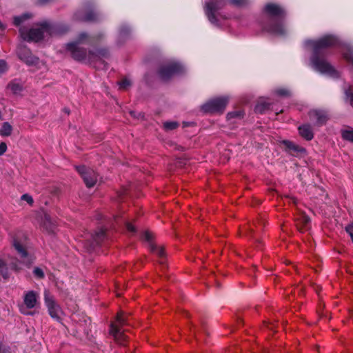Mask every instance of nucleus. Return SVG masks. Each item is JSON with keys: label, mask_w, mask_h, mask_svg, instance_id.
<instances>
[{"label": "nucleus", "mask_w": 353, "mask_h": 353, "mask_svg": "<svg viewBox=\"0 0 353 353\" xmlns=\"http://www.w3.org/2000/svg\"><path fill=\"white\" fill-rule=\"evenodd\" d=\"M334 46L340 48L343 58L353 72V48L350 44L342 42L337 35L327 34L316 39H306L303 41L304 48L312 52L309 59L311 68L321 74L336 79L340 77V72L327 60V48Z\"/></svg>", "instance_id": "f257e3e1"}, {"label": "nucleus", "mask_w": 353, "mask_h": 353, "mask_svg": "<svg viewBox=\"0 0 353 353\" xmlns=\"http://www.w3.org/2000/svg\"><path fill=\"white\" fill-rule=\"evenodd\" d=\"M263 19L261 21L262 30L272 36L283 37L290 32L285 21V11L283 6L275 3H268L263 8Z\"/></svg>", "instance_id": "f03ea898"}, {"label": "nucleus", "mask_w": 353, "mask_h": 353, "mask_svg": "<svg viewBox=\"0 0 353 353\" xmlns=\"http://www.w3.org/2000/svg\"><path fill=\"white\" fill-rule=\"evenodd\" d=\"M67 30L65 25L43 21L32 28H21L20 36L23 41L37 43Z\"/></svg>", "instance_id": "7ed1b4c3"}, {"label": "nucleus", "mask_w": 353, "mask_h": 353, "mask_svg": "<svg viewBox=\"0 0 353 353\" xmlns=\"http://www.w3.org/2000/svg\"><path fill=\"white\" fill-rule=\"evenodd\" d=\"M65 51L76 61L85 63H92L102 58L107 57L109 52L105 48L92 49L87 51L74 43H67Z\"/></svg>", "instance_id": "20e7f679"}, {"label": "nucleus", "mask_w": 353, "mask_h": 353, "mask_svg": "<svg viewBox=\"0 0 353 353\" xmlns=\"http://www.w3.org/2000/svg\"><path fill=\"white\" fill-rule=\"evenodd\" d=\"M229 100L228 95L211 98L200 106V110L205 114L221 113L225 109Z\"/></svg>", "instance_id": "39448f33"}, {"label": "nucleus", "mask_w": 353, "mask_h": 353, "mask_svg": "<svg viewBox=\"0 0 353 353\" xmlns=\"http://www.w3.org/2000/svg\"><path fill=\"white\" fill-rule=\"evenodd\" d=\"M185 70L184 65L176 60H168L163 63L159 70V76L163 81L170 79L172 76L183 72Z\"/></svg>", "instance_id": "423d86ee"}, {"label": "nucleus", "mask_w": 353, "mask_h": 353, "mask_svg": "<svg viewBox=\"0 0 353 353\" xmlns=\"http://www.w3.org/2000/svg\"><path fill=\"white\" fill-rule=\"evenodd\" d=\"M106 37L107 34L103 30L99 31L92 34L82 32L79 34L75 41L69 42L68 43H74L77 46H81L83 44L94 45L103 42L106 39Z\"/></svg>", "instance_id": "0eeeda50"}, {"label": "nucleus", "mask_w": 353, "mask_h": 353, "mask_svg": "<svg viewBox=\"0 0 353 353\" xmlns=\"http://www.w3.org/2000/svg\"><path fill=\"white\" fill-rule=\"evenodd\" d=\"M225 0H210L205 2V13L209 21L215 26H221L218 19V11L224 6Z\"/></svg>", "instance_id": "6e6552de"}, {"label": "nucleus", "mask_w": 353, "mask_h": 353, "mask_svg": "<svg viewBox=\"0 0 353 353\" xmlns=\"http://www.w3.org/2000/svg\"><path fill=\"white\" fill-rule=\"evenodd\" d=\"M127 322L126 318L121 313L118 314L117 316L116 321L112 323L110 328V334L114 336V339L121 345L124 344L127 336L124 334V330H122L121 326L125 325Z\"/></svg>", "instance_id": "1a4fd4ad"}, {"label": "nucleus", "mask_w": 353, "mask_h": 353, "mask_svg": "<svg viewBox=\"0 0 353 353\" xmlns=\"http://www.w3.org/2000/svg\"><path fill=\"white\" fill-rule=\"evenodd\" d=\"M74 18L77 21L96 22L102 19V14L94 8H82L74 13Z\"/></svg>", "instance_id": "9d476101"}, {"label": "nucleus", "mask_w": 353, "mask_h": 353, "mask_svg": "<svg viewBox=\"0 0 353 353\" xmlns=\"http://www.w3.org/2000/svg\"><path fill=\"white\" fill-rule=\"evenodd\" d=\"M44 301L50 316L57 321H60L62 314L61 308L55 302L48 290H45L44 292Z\"/></svg>", "instance_id": "9b49d317"}, {"label": "nucleus", "mask_w": 353, "mask_h": 353, "mask_svg": "<svg viewBox=\"0 0 353 353\" xmlns=\"http://www.w3.org/2000/svg\"><path fill=\"white\" fill-rule=\"evenodd\" d=\"M132 29L130 25L123 23L117 28V34L114 39V44L117 47L122 46L131 37Z\"/></svg>", "instance_id": "f8f14e48"}, {"label": "nucleus", "mask_w": 353, "mask_h": 353, "mask_svg": "<svg viewBox=\"0 0 353 353\" xmlns=\"http://www.w3.org/2000/svg\"><path fill=\"white\" fill-rule=\"evenodd\" d=\"M17 53L19 59L29 66L39 67L41 63L39 58L33 56L30 50L24 46L20 45L17 48Z\"/></svg>", "instance_id": "ddd939ff"}, {"label": "nucleus", "mask_w": 353, "mask_h": 353, "mask_svg": "<svg viewBox=\"0 0 353 353\" xmlns=\"http://www.w3.org/2000/svg\"><path fill=\"white\" fill-rule=\"evenodd\" d=\"M76 170L81 176L87 187H93L97 183L98 175L92 169L79 165L76 167Z\"/></svg>", "instance_id": "4468645a"}, {"label": "nucleus", "mask_w": 353, "mask_h": 353, "mask_svg": "<svg viewBox=\"0 0 353 353\" xmlns=\"http://www.w3.org/2000/svg\"><path fill=\"white\" fill-rule=\"evenodd\" d=\"M14 250L17 252L21 262L26 264L30 265L34 258V256L27 251L25 244H12Z\"/></svg>", "instance_id": "2eb2a0df"}, {"label": "nucleus", "mask_w": 353, "mask_h": 353, "mask_svg": "<svg viewBox=\"0 0 353 353\" xmlns=\"http://www.w3.org/2000/svg\"><path fill=\"white\" fill-rule=\"evenodd\" d=\"M39 299V294L33 290H30L25 292L23 302L28 309H32L38 304Z\"/></svg>", "instance_id": "dca6fc26"}, {"label": "nucleus", "mask_w": 353, "mask_h": 353, "mask_svg": "<svg viewBox=\"0 0 353 353\" xmlns=\"http://www.w3.org/2000/svg\"><path fill=\"white\" fill-rule=\"evenodd\" d=\"M309 116L310 119L319 125L324 124L327 119V113L325 110H312L309 112Z\"/></svg>", "instance_id": "f3484780"}, {"label": "nucleus", "mask_w": 353, "mask_h": 353, "mask_svg": "<svg viewBox=\"0 0 353 353\" xmlns=\"http://www.w3.org/2000/svg\"><path fill=\"white\" fill-rule=\"evenodd\" d=\"M33 17V14L30 12H24L19 15L13 17L12 23L19 28L20 32L21 28H27L25 26L29 20Z\"/></svg>", "instance_id": "a211bd4d"}, {"label": "nucleus", "mask_w": 353, "mask_h": 353, "mask_svg": "<svg viewBox=\"0 0 353 353\" xmlns=\"http://www.w3.org/2000/svg\"><path fill=\"white\" fill-rule=\"evenodd\" d=\"M41 224L48 232H54L55 228L54 221L46 212H43L41 215Z\"/></svg>", "instance_id": "6ab92c4d"}, {"label": "nucleus", "mask_w": 353, "mask_h": 353, "mask_svg": "<svg viewBox=\"0 0 353 353\" xmlns=\"http://www.w3.org/2000/svg\"><path fill=\"white\" fill-rule=\"evenodd\" d=\"M245 112L241 110H234L228 112L227 120L230 125H234L241 121L244 118Z\"/></svg>", "instance_id": "aec40b11"}, {"label": "nucleus", "mask_w": 353, "mask_h": 353, "mask_svg": "<svg viewBox=\"0 0 353 353\" xmlns=\"http://www.w3.org/2000/svg\"><path fill=\"white\" fill-rule=\"evenodd\" d=\"M148 249L160 258V263L163 265L165 263V253L163 246L161 244H148Z\"/></svg>", "instance_id": "412c9836"}, {"label": "nucleus", "mask_w": 353, "mask_h": 353, "mask_svg": "<svg viewBox=\"0 0 353 353\" xmlns=\"http://www.w3.org/2000/svg\"><path fill=\"white\" fill-rule=\"evenodd\" d=\"M310 219L305 214H301L296 219V227L301 232L310 228Z\"/></svg>", "instance_id": "4be33fe9"}, {"label": "nucleus", "mask_w": 353, "mask_h": 353, "mask_svg": "<svg viewBox=\"0 0 353 353\" xmlns=\"http://www.w3.org/2000/svg\"><path fill=\"white\" fill-rule=\"evenodd\" d=\"M300 135L307 141H310L314 137V133L309 124H303L299 127Z\"/></svg>", "instance_id": "5701e85b"}, {"label": "nucleus", "mask_w": 353, "mask_h": 353, "mask_svg": "<svg viewBox=\"0 0 353 353\" xmlns=\"http://www.w3.org/2000/svg\"><path fill=\"white\" fill-rule=\"evenodd\" d=\"M283 144L285 146V148L290 152L298 153V152H305L304 148L296 145L295 143H294L292 141L285 140V141H283Z\"/></svg>", "instance_id": "b1692460"}, {"label": "nucleus", "mask_w": 353, "mask_h": 353, "mask_svg": "<svg viewBox=\"0 0 353 353\" xmlns=\"http://www.w3.org/2000/svg\"><path fill=\"white\" fill-rule=\"evenodd\" d=\"M343 92L345 101L349 103L353 107V88L345 85L343 87Z\"/></svg>", "instance_id": "393cba45"}, {"label": "nucleus", "mask_w": 353, "mask_h": 353, "mask_svg": "<svg viewBox=\"0 0 353 353\" xmlns=\"http://www.w3.org/2000/svg\"><path fill=\"white\" fill-rule=\"evenodd\" d=\"M9 89L14 94H19L23 90V85L19 80H13L8 85Z\"/></svg>", "instance_id": "a878e982"}, {"label": "nucleus", "mask_w": 353, "mask_h": 353, "mask_svg": "<svg viewBox=\"0 0 353 353\" xmlns=\"http://www.w3.org/2000/svg\"><path fill=\"white\" fill-rule=\"evenodd\" d=\"M107 236L106 232L102 228L98 229L94 233L91 234L92 240L94 241L106 240Z\"/></svg>", "instance_id": "bb28decb"}, {"label": "nucleus", "mask_w": 353, "mask_h": 353, "mask_svg": "<svg viewBox=\"0 0 353 353\" xmlns=\"http://www.w3.org/2000/svg\"><path fill=\"white\" fill-rule=\"evenodd\" d=\"M273 93L279 97H288L291 95L292 92L287 87H279L273 90Z\"/></svg>", "instance_id": "cd10ccee"}, {"label": "nucleus", "mask_w": 353, "mask_h": 353, "mask_svg": "<svg viewBox=\"0 0 353 353\" xmlns=\"http://www.w3.org/2000/svg\"><path fill=\"white\" fill-rule=\"evenodd\" d=\"M12 128L8 122H4L0 129V134L3 137H8L11 134Z\"/></svg>", "instance_id": "c85d7f7f"}, {"label": "nucleus", "mask_w": 353, "mask_h": 353, "mask_svg": "<svg viewBox=\"0 0 353 353\" xmlns=\"http://www.w3.org/2000/svg\"><path fill=\"white\" fill-rule=\"evenodd\" d=\"M13 240L12 243H23L25 241L28 240L27 236L23 232H17L12 236Z\"/></svg>", "instance_id": "c756f323"}, {"label": "nucleus", "mask_w": 353, "mask_h": 353, "mask_svg": "<svg viewBox=\"0 0 353 353\" xmlns=\"http://www.w3.org/2000/svg\"><path fill=\"white\" fill-rule=\"evenodd\" d=\"M0 274L5 279L9 276L8 268L3 260L0 259Z\"/></svg>", "instance_id": "7c9ffc66"}, {"label": "nucleus", "mask_w": 353, "mask_h": 353, "mask_svg": "<svg viewBox=\"0 0 353 353\" xmlns=\"http://www.w3.org/2000/svg\"><path fill=\"white\" fill-rule=\"evenodd\" d=\"M270 107V104L265 102L259 103L255 107V112L259 113H263Z\"/></svg>", "instance_id": "2f4dec72"}, {"label": "nucleus", "mask_w": 353, "mask_h": 353, "mask_svg": "<svg viewBox=\"0 0 353 353\" xmlns=\"http://www.w3.org/2000/svg\"><path fill=\"white\" fill-rule=\"evenodd\" d=\"M179 126L176 121H166L163 123V128L166 131H170L176 129Z\"/></svg>", "instance_id": "473e14b6"}, {"label": "nucleus", "mask_w": 353, "mask_h": 353, "mask_svg": "<svg viewBox=\"0 0 353 353\" xmlns=\"http://www.w3.org/2000/svg\"><path fill=\"white\" fill-rule=\"evenodd\" d=\"M342 137L347 141H353V130L342 131Z\"/></svg>", "instance_id": "72a5a7b5"}, {"label": "nucleus", "mask_w": 353, "mask_h": 353, "mask_svg": "<svg viewBox=\"0 0 353 353\" xmlns=\"http://www.w3.org/2000/svg\"><path fill=\"white\" fill-rule=\"evenodd\" d=\"M250 0H229V2L238 7L246 6L249 3Z\"/></svg>", "instance_id": "f704fd0d"}, {"label": "nucleus", "mask_w": 353, "mask_h": 353, "mask_svg": "<svg viewBox=\"0 0 353 353\" xmlns=\"http://www.w3.org/2000/svg\"><path fill=\"white\" fill-rule=\"evenodd\" d=\"M130 85L131 82L128 79H124L119 83V88L123 90L127 89Z\"/></svg>", "instance_id": "c9c22d12"}, {"label": "nucleus", "mask_w": 353, "mask_h": 353, "mask_svg": "<svg viewBox=\"0 0 353 353\" xmlns=\"http://www.w3.org/2000/svg\"><path fill=\"white\" fill-rule=\"evenodd\" d=\"M33 274H34V276L38 279H42L44 277L43 271L42 270V269H41L40 268H38V267H37L34 269Z\"/></svg>", "instance_id": "e433bc0d"}, {"label": "nucleus", "mask_w": 353, "mask_h": 353, "mask_svg": "<svg viewBox=\"0 0 353 353\" xmlns=\"http://www.w3.org/2000/svg\"><path fill=\"white\" fill-rule=\"evenodd\" d=\"M143 239L144 241H146L148 242H150L154 240V234L148 231H145L143 234Z\"/></svg>", "instance_id": "4c0bfd02"}, {"label": "nucleus", "mask_w": 353, "mask_h": 353, "mask_svg": "<svg viewBox=\"0 0 353 353\" xmlns=\"http://www.w3.org/2000/svg\"><path fill=\"white\" fill-rule=\"evenodd\" d=\"M21 200L26 201L29 205H32L34 201L32 197L28 194H24L21 196Z\"/></svg>", "instance_id": "58836bf2"}, {"label": "nucleus", "mask_w": 353, "mask_h": 353, "mask_svg": "<svg viewBox=\"0 0 353 353\" xmlns=\"http://www.w3.org/2000/svg\"><path fill=\"white\" fill-rule=\"evenodd\" d=\"M124 223H125V228H126L127 230L129 232H130V233H134L135 232V231H136L135 228L134 227V225L130 222H129L128 221H125Z\"/></svg>", "instance_id": "ea45409f"}, {"label": "nucleus", "mask_w": 353, "mask_h": 353, "mask_svg": "<svg viewBox=\"0 0 353 353\" xmlns=\"http://www.w3.org/2000/svg\"><path fill=\"white\" fill-rule=\"evenodd\" d=\"M8 70V65L4 60H0V74Z\"/></svg>", "instance_id": "a19ab883"}, {"label": "nucleus", "mask_w": 353, "mask_h": 353, "mask_svg": "<svg viewBox=\"0 0 353 353\" xmlns=\"http://www.w3.org/2000/svg\"><path fill=\"white\" fill-rule=\"evenodd\" d=\"M345 230L349 234L352 241H353V222L346 226Z\"/></svg>", "instance_id": "79ce46f5"}, {"label": "nucleus", "mask_w": 353, "mask_h": 353, "mask_svg": "<svg viewBox=\"0 0 353 353\" xmlns=\"http://www.w3.org/2000/svg\"><path fill=\"white\" fill-rule=\"evenodd\" d=\"M7 150V145L5 143H0V156L3 155Z\"/></svg>", "instance_id": "37998d69"}, {"label": "nucleus", "mask_w": 353, "mask_h": 353, "mask_svg": "<svg viewBox=\"0 0 353 353\" xmlns=\"http://www.w3.org/2000/svg\"><path fill=\"white\" fill-rule=\"evenodd\" d=\"M130 113L133 117H137L138 119L143 117L141 113H139L138 114H137L136 112L133 111H131Z\"/></svg>", "instance_id": "c03bdc74"}, {"label": "nucleus", "mask_w": 353, "mask_h": 353, "mask_svg": "<svg viewBox=\"0 0 353 353\" xmlns=\"http://www.w3.org/2000/svg\"><path fill=\"white\" fill-rule=\"evenodd\" d=\"M6 25L3 23L1 22V21L0 20V30L3 31V30H6Z\"/></svg>", "instance_id": "a18cd8bd"}, {"label": "nucleus", "mask_w": 353, "mask_h": 353, "mask_svg": "<svg viewBox=\"0 0 353 353\" xmlns=\"http://www.w3.org/2000/svg\"><path fill=\"white\" fill-rule=\"evenodd\" d=\"M21 313H23V314H26V315L32 314V313H31V312H23L22 310H21Z\"/></svg>", "instance_id": "49530a36"}, {"label": "nucleus", "mask_w": 353, "mask_h": 353, "mask_svg": "<svg viewBox=\"0 0 353 353\" xmlns=\"http://www.w3.org/2000/svg\"><path fill=\"white\" fill-rule=\"evenodd\" d=\"M64 111L67 113V114H69V110L68 109H64Z\"/></svg>", "instance_id": "de8ad7c7"}, {"label": "nucleus", "mask_w": 353, "mask_h": 353, "mask_svg": "<svg viewBox=\"0 0 353 353\" xmlns=\"http://www.w3.org/2000/svg\"><path fill=\"white\" fill-rule=\"evenodd\" d=\"M2 350V343L0 342V351Z\"/></svg>", "instance_id": "09e8293b"}, {"label": "nucleus", "mask_w": 353, "mask_h": 353, "mask_svg": "<svg viewBox=\"0 0 353 353\" xmlns=\"http://www.w3.org/2000/svg\"><path fill=\"white\" fill-rule=\"evenodd\" d=\"M6 348H3V352H6Z\"/></svg>", "instance_id": "8fccbe9b"}]
</instances>
